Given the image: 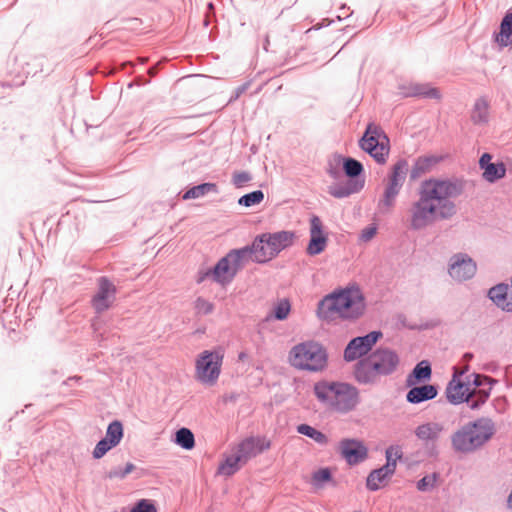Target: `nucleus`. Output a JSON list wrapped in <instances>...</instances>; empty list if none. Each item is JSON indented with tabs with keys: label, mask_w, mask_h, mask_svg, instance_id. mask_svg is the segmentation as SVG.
I'll return each instance as SVG.
<instances>
[{
	"label": "nucleus",
	"mask_w": 512,
	"mask_h": 512,
	"mask_svg": "<svg viewBox=\"0 0 512 512\" xmlns=\"http://www.w3.org/2000/svg\"><path fill=\"white\" fill-rule=\"evenodd\" d=\"M464 191L462 180L429 179L421 184L419 198L409 210L410 227L414 230L425 229L438 221L449 220L457 213V207L451 200Z\"/></svg>",
	"instance_id": "1"
},
{
	"label": "nucleus",
	"mask_w": 512,
	"mask_h": 512,
	"mask_svg": "<svg viewBox=\"0 0 512 512\" xmlns=\"http://www.w3.org/2000/svg\"><path fill=\"white\" fill-rule=\"evenodd\" d=\"M313 392L324 407L339 413L352 411L359 403L358 390L345 382L321 380L314 384Z\"/></svg>",
	"instance_id": "2"
},
{
	"label": "nucleus",
	"mask_w": 512,
	"mask_h": 512,
	"mask_svg": "<svg viewBox=\"0 0 512 512\" xmlns=\"http://www.w3.org/2000/svg\"><path fill=\"white\" fill-rule=\"evenodd\" d=\"M288 363L296 370L319 373L328 366V353L321 343L308 340L290 349Z\"/></svg>",
	"instance_id": "3"
},
{
	"label": "nucleus",
	"mask_w": 512,
	"mask_h": 512,
	"mask_svg": "<svg viewBox=\"0 0 512 512\" xmlns=\"http://www.w3.org/2000/svg\"><path fill=\"white\" fill-rule=\"evenodd\" d=\"M399 363L398 356L389 349H378L355 366L354 375L360 383L374 382L380 375L392 373Z\"/></svg>",
	"instance_id": "4"
},
{
	"label": "nucleus",
	"mask_w": 512,
	"mask_h": 512,
	"mask_svg": "<svg viewBox=\"0 0 512 512\" xmlns=\"http://www.w3.org/2000/svg\"><path fill=\"white\" fill-rule=\"evenodd\" d=\"M322 304L331 315L343 319L358 318L365 310L364 296L357 287H348L330 294L324 298Z\"/></svg>",
	"instance_id": "5"
},
{
	"label": "nucleus",
	"mask_w": 512,
	"mask_h": 512,
	"mask_svg": "<svg viewBox=\"0 0 512 512\" xmlns=\"http://www.w3.org/2000/svg\"><path fill=\"white\" fill-rule=\"evenodd\" d=\"M494 432L493 422L488 418H480L457 430L451 438L452 446L458 452H472L491 439Z\"/></svg>",
	"instance_id": "6"
},
{
	"label": "nucleus",
	"mask_w": 512,
	"mask_h": 512,
	"mask_svg": "<svg viewBox=\"0 0 512 512\" xmlns=\"http://www.w3.org/2000/svg\"><path fill=\"white\" fill-rule=\"evenodd\" d=\"M223 360L224 352L220 348L200 352L194 361L195 380L204 386H214L219 380Z\"/></svg>",
	"instance_id": "7"
},
{
	"label": "nucleus",
	"mask_w": 512,
	"mask_h": 512,
	"mask_svg": "<svg viewBox=\"0 0 512 512\" xmlns=\"http://www.w3.org/2000/svg\"><path fill=\"white\" fill-rule=\"evenodd\" d=\"M247 263V251L233 249L217 262L209 276L214 282L226 286Z\"/></svg>",
	"instance_id": "8"
},
{
	"label": "nucleus",
	"mask_w": 512,
	"mask_h": 512,
	"mask_svg": "<svg viewBox=\"0 0 512 512\" xmlns=\"http://www.w3.org/2000/svg\"><path fill=\"white\" fill-rule=\"evenodd\" d=\"M389 143V138L381 128L369 124L360 140V147L374 160H385L390 150Z\"/></svg>",
	"instance_id": "9"
},
{
	"label": "nucleus",
	"mask_w": 512,
	"mask_h": 512,
	"mask_svg": "<svg viewBox=\"0 0 512 512\" xmlns=\"http://www.w3.org/2000/svg\"><path fill=\"white\" fill-rule=\"evenodd\" d=\"M408 170V162H398L393 166L391 173L388 175L380 205L386 208L393 206L396 196L407 177Z\"/></svg>",
	"instance_id": "10"
},
{
	"label": "nucleus",
	"mask_w": 512,
	"mask_h": 512,
	"mask_svg": "<svg viewBox=\"0 0 512 512\" xmlns=\"http://www.w3.org/2000/svg\"><path fill=\"white\" fill-rule=\"evenodd\" d=\"M445 432L446 428L443 423L427 421L415 428L414 435L423 446L435 448Z\"/></svg>",
	"instance_id": "11"
},
{
	"label": "nucleus",
	"mask_w": 512,
	"mask_h": 512,
	"mask_svg": "<svg viewBox=\"0 0 512 512\" xmlns=\"http://www.w3.org/2000/svg\"><path fill=\"white\" fill-rule=\"evenodd\" d=\"M381 335L380 332L373 331L363 337L352 339L344 350V359L350 362L365 355L371 350Z\"/></svg>",
	"instance_id": "12"
},
{
	"label": "nucleus",
	"mask_w": 512,
	"mask_h": 512,
	"mask_svg": "<svg viewBox=\"0 0 512 512\" xmlns=\"http://www.w3.org/2000/svg\"><path fill=\"white\" fill-rule=\"evenodd\" d=\"M123 435L124 430L122 423L118 420L111 422L107 427L105 438L96 444L93 450V457L95 459H101L108 451L121 442Z\"/></svg>",
	"instance_id": "13"
},
{
	"label": "nucleus",
	"mask_w": 512,
	"mask_h": 512,
	"mask_svg": "<svg viewBox=\"0 0 512 512\" xmlns=\"http://www.w3.org/2000/svg\"><path fill=\"white\" fill-rule=\"evenodd\" d=\"M310 240L306 248V253L310 256H316L322 253L328 244V236L324 232L321 219L313 216L310 219Z\"/></svg>",
	"instance_id": "14"
},
{
	"label": "nucleus",
	"mask_w": 512,
	"mask_h": 512,
	"mask_svg": "<svg viewBox=\"0 0 512 512\" xmlns=\"http://www.w3.org/2000/svg\"><path fill=\"white\" fill-rule=\"evenodd\" d=\"M98 286L99 289L92 299V305L98 313H101L109 309L114 302L116 287L105 277L98 280Z\"/></svg>",
	"instance_id": "15"
},
{
	"label": "nucleus",
	"mask_w": 512,
	"mask_h": 512,
	"mask_svg": "<svg viewBox=\"0 0 512 512\" xmlns=\"http://www.w3.org/2000/svg\"><path fill=\"white\" fill-rule=\"evenodd\" d=\"M271 441L266 437H248L241 441L236 447L242 460L247 462L249 459L270 449Z\"/></svg>",
	"instance_id": "16"
},
{
	"label": "nucleus",
	"mask_w": 512,
	"mask_h": 512,
	"mask_svg": "<svg viewBox=\"0 0 512 512\" xmlns=\"http://www.w3.org/2000/svg\"><path fill=\"white\" fill-rule=\"evenodd\" d=\"M476 272V264L465 255H455L451 259L449 273L457 281L471 278Z\"/></svg>",
	"instance_id": "17"
},
{
	"label": "nucleus",
	"mask_w": 512,
	"mask_h": 512,
	"mask_svg": "<svg viewBox=\"0 0 512 512\" xmlns=\"http://www.w3.org/2000/svg\"><path fill=\"white\" fill-rule=\"evenodd\" d=\"M263 240L264 237L259 235L254 239L251 246L241 248L247 251V262L266 263L275 258L269 247V242Z\"/></svg>",
	"instance_id": "18"
},
{
	"label": "nucleus",
	"mask_w": 512,
	"mask_h": 512,
	"mask_svg": "<svg viewBox=\"0 0 512 512\" xmlns=\"http://www.w3.org/2000/svg\"><path fill=\"white\" fill-rule=\"evenodd\" d=\"M265 242H269V247L276 257L281 251L291 247L295 240L296 234L293 231H278L274 233H263Z\"/></svg>",
	"instance_id": "19"
},
{
	"label": "nucleus",
	"mask_w": 512,
	"mask_h": 512,
	"mask_svg": "<svg viewBox=\"0 0 512 512\" xmlns=\"http://www.w3.org/2000/svg\"><path fill=\"white\" fill-rule=\"evenodd\" d=\"M472 388L469 383L463 382L459 376L454 375L446 388V396L452 404L469 402Z\"/></svg>",
	"instance_id": "20"
},
{
	"label": "nucleus",
	"mask_w": 512,
	"mask_h": 512,
	"mask_svg": "<svg viewBox=\"0 0 512 512\" xmlns=\"http://www.w3.org/2000/svg\"><path fill=\"white\" fill-rule=\"evenodd\" d=\"M340 451L349 464H357L367 457V448L358 440H342L340 442Z\"/></svg>",
	"instance_id": "21"
},
{
	"label": "nucleus",
	"mask_w": 512,
	"mask_h": 512,
	"mask_svg": "<svg viewBox=\"0 0 512 512\" xmlns=\"http://www.w3.org/2000/svg\"><path fill=\"white\" fill-rule=\"evenodd\" d=\"M400 90L404 97H422L437 100L441 98L440 91L429 84L410 83L408 85H401Z\"/></svg>",
	"instance_id": "22"
},
{
	"label": "nucleus",
	"mask_w": 512,
	"mask_h": 512,
	"mask_svg": "<svg viewBox=\"0 0 512 512\" xmlns=\"http://www.w3.org/2000/svg\"><path fill=\"white\" fill-rule=\"evenodd\" d=\"M490 103L489 100L482 96L475 100L470 113V119L474 125L485 126L490 119Z\"/></svg>",
	"instance_id": "23"
},
{
	"label": "nucleus",
	"mask_w": 512,
	"mask_h": 512,
	"mask_svg": "<svg viewBox=\"0 0 512 512\" xmlns=\"http://www.w3.org/2000/svg\"><path fill=\"white\" fill-rule=\"evenodd\" d=\"M394 472L393 464L384 465L383 467L372 471L367 478L368 489L372 491L378 490Z\"/></svg>",
	"instance_id": "24"
},
{
	"label": "nucleus",
	"mask_w": 512,
	"mask_h": 512,
	"mask_svg": "<svg viewBox=\"0 0 512 512\" xmlns=\"http://www.w3.org/2000/svg\"><path fill=\"white\" fill-rule=\"evenodd\" d=\"M437 396V389L435 386L427 384L419 387L412 388L407 393V401L417 404L423 401L431 400Z\"/></svg>",
	"instance_id": "25"
},
{
	"label": "nucleus",
	"mask_w": 512,
	"mask_h": 512,
	"mask_svg": "<svg viewBox=\"0 0 512 512\" xmlns=\"http://www.w3.org/2000/svg\"><path fill=\"white\" fill-rule=\"evenodd\" d=\"M495 41L501 47L512 45V12H507L500 23V30L495 34Z\"/></svg>",
	"instance_id": "26"
},
{
	"label": "nucleus",
	"mask_w": 512,
	"mask_h": 512,
	"mask_svg": "<svg viewBox=\"0 0 512 512\" xmlns=\"http://www.w3.org/2000/svg\"><path fill=\"white\" fill-rule=\"evenodd\" d=\"M483 170V178L488 182H494L501 179L506 174V168L503 162H479Z\"/></svg>",
	"instance_id": "27"
},
{
	"label": "nucleus",
	"mask_w": 512,
	"mask_h": 512,
	"mask_svg": "<svg viewBox=\"0 0 512 512\" xmlns=\"http://www.w3.org/2000/svg\"><path fill=\"white\" fill-rule=\"evenodd\" d=\"M364 186V181L349 180L345 185H334L329 187V193L335 198L347 197L352 193L360 191Z\"/></svg>",
	"instance_id": "28"
},
{
	"label": "nucleus",
	"mask_w": 512,
	"mask_h": 512,
	"mask_svg": "<svg viewBox=\"0 0 512 512\" xmlns=\"http://www.w3.org/2000/svg\"><path fill=\"white\" fill-rule=\"evenodd\" d=\"M245 463L240 453L235 449V452L220 465L219 471L225 475H232L240 468L241 464Z\"/></svg>",
	"instance_id": "29"
},
{
	"label": "nucleus",
	"mask_w": 512,
	"mask_h": 512,
	"mask_svg": "<svg viewBox=\"0 0 512 512\" xmlns=\"http://www.w3.org/2000/svg\"><path fill=\"white\" fill-rule=\"evenodd\" d=\"M332 480V471L330 468H320L311 474V485L316 489L323 488Z\"/></svg>",
	"instance_id": "30"
},
{
	"label": "nucleus",
	"mask_w": 512,
	"mask_h": 512,
	"mask_svg": "<svg viewBox=\"0 0 512 512\" xmlns=\"http://www.w3.org/2000/svg\"><path fill=\"white\" fill-rule=\"evenodd\" d=\"M217 187L213 183H204L195 187H192L183 195L184 200L200 198L210 192H215Z\"/></svg>",
	"instance_id": "31"
},
{
	"label": "nucleus",
	"mask_w": 512,
	"mask_h": 512,
	"mask_svg": "<svg viewBox=\"0 0 512 512\" xmlns=\"http://www.w3.org/2000/svg\"><path fill=\"white\" fill-rule=\"evenodd\" d=\"M297 432L299 434L305 435L315 442L319 444H326L328 442V438L321 431L315 429L314 427L308 424H300L297 426Z\"/></svg>",
	"instance_id": "32"
},
{
	"label": "nucleus",
	"mask_w": 512,
	"mask_h": 512,
	"mask_svg": "<svg viewBox=\"0 0 512 512\" xmlns=\"http://www.w3.org/2000/svg\"><path fill=\"white\" fill-rule=\"evenodd\" d=\"M431 377V367L428 362L422 361L416 365L412 374L408 378L409 384H414L415 381L427 380Z\"/></svg>",
	"instance_id": "33"
},
{
	"label": "nucleus",
	"mask_w": 512,
	"mask_h": 512,
	"mask_svg": "<svg viewBox=\"0 0 512 512\" xmlns=\"http://www.w3.org/2000/svg\"><path fill=\"white\" fill-rule=\"evenodd\" d=\"M176 443L186 450L195 446L193 433L188 428H181L176 432Z\"/></svg>",
	"instance_id": "34"
},
{
	"label": "nucleus",
	"mask_w": 512,
	"mask_h": 512,
	"mask_svg": "<svg viewBox=\"0 0 512 512\" xmlns=\"http://www.w3.org/2000/svg\"><path fill=\"white\" fill-rule=\"evenodd\" d=\"M290 311V302L287 299H282L275 304L272 315L277 320H285L288 317Z\"/></svg>",
	"instance_id": "35"
},
{
	"label": "nucleus",
	"mask_w": 512,
	"mask_h": 512,
	"mask_svg": "<svg viewBox=\"0 0 512 512\" xmlns=\"http://www.w3.org/2000/svg\"><path fill=\"white\" fill-rule=\"evenodd\" d=\"M263 198H264L263 192L260 190H257V191H253L251 193H248V194L242 196L239 199L238 203L240 205L250 207V206L257 205L260 202H262Z\"/></svg>",
	"instance_id": "36"
},
{
	"label": "nucleus",
	"mask_w": 512,
	"mask_h": 512,
	"mask_svg": "<svg viewBox=\"0 0 512 512\" xmlns=\"http://www.w3.org/2000/svg\"><path fill=\"white\" fill-rule=\"evenodd\" d=\"M489 397V392L480 389L476 391L475 389H472V394L470 396L469 405L471 409H477L480 405L484 404L486 400Z\"/></svg>",
	"instance_id": "37"
},
{
	"label": "nucleus",
	"mask_w": 512,
	"mask_h": 512,
	"mask_svg": "<svg viewBox=\"0 0 512 512\" xmlns=\"http://www.w3.org/2000/svg\"><path fill=\"white\" fill-rule=\"evenodd\" d=\"M430 170L429 162H415L413 167L408 170L410 171V179L412 181H415L419 178H421L423 175H425Z\"/></svg>",
	"instance_id": "38"
},
{
	"label": "nucleus",
	"mask_w": 512,
	"mask_h": 512,
	"mask_svg": "<svg viewBox=\"0 0 512 512\" xmlns=\"http://www.w3.org/2000/svg\"><path fill=\"white\" fill-rule=\"evenodd\" d=\"M194 307L199 315H209L214 311V304L204 298H197Z\"/></svg>",
	"instance_id": "39"
},
{
	"label": "nucleus",
	"mask_w": 512,
	"mask_h": 512,
	"mask_svg": "<svg viewBox=\"0 0 512 512\" xmlns=\"http://www.w3.org/2000/svg\"><path fill=\"white\" fill-rule=\"evenodd\" d=\"M135 465L133 463H127L124 469L115 468L107 473L109 479H124L128 474L133 472Z\"/></svg>",
	"instance_id": "40"
},
{
	"label": "nucleus",
	"mask_w": 512,
	"mask_h": 512,
	"mask_svg": "<svg viewBox=\"0 0 512 512\" xmlns=\"http://www.w3.org/2000/svg\"><path fill=\"white\" fill-rule=\"evenodd\" d=\"M402 457V450L399 446H390L386 449V464L385 465H392L394 470L396 469V462L398 459H401Z\"/></svg>",
	"instance_id": "41"
},
{
	"label": "nucleus",
	"mask_w": 512,
	"mask_h": 512,
	"mask_svg": "<svg viewBox=\"0 0 512 512\" xmlns=\"http://www.w3.org/2000/svg\"><path fill=\"white\" fill-rule=\"evenodd\" d=\"M343 170L349 177L358 176L363 168L361 162H343Z\"/></svg>",
	"instance_id": "42"
},
{
	"label": "nucleus",
	"mask_w": 512,
	"mask_h": 512,
	"mask_svg": "<svg viewBox=\"0 0 512 512\" xmlns=\"http://www.w3.org/2000/svg\"><path fill=\"white\" fill-rule=\"evenodd\" d=\"M130 512H157L155 506L143 499Z\"/></svg>",
	"instance_id": "43"
},
{
	"label": "nucleus",
	"mask_w": 512,
	"mask_h": 512,
	"mask_svg": "<svg viewBox=\"0 0 512 512\" xmlns=\"http://www.w3.org/2000/svg\"><path fill=\"white\" fill-rule=\"evenodd\" d=\"M376 235V228L374 226L366 227L362 230L360 238L364 242L370 241Z\"/></svg>",
	"instance_id": "44"
},
{
	"label": "nucleus",
	"mask_w": 512,
	"mask_h": 512,
	"mask_svg": "<svg viewBox=\"0 0 512 512\" xmlns=\"http://www.w3.org/2000/svg\"><path fill=\"white\" fill-rule=\"evenodd\" d=\"M251 177L246 172L237 173L234 175L233 181L237 186H243L245 183L250 181Z\"/></svg>",
	"instance_id": "45"
},
{
	"label": "nucleus",
	"mask_w": 512,
	"mask_h": 512,
	"mask_svg": "<svg viewBox=\"0 0 512 512\" xmlns=\"http://www.w3.org/2000/svg\"><path fill=\"white\" fill-rule=\"evenodd\" d=\"M429 486H432V483L428 477L422 478L417 484L419 490H426Z\"/></svg>",
	"instance_id": "46"
},
{
	"label": "nucleus",
	"mask_w": 512,
	"mask_h": 512,
	"mask_svg": "<svg viewBox=\"0 0 512 512\" xmlns=\"http://www.w3.org/2000/svg\"><path fill=\"white\" fill-rule=\"evenodd\" d=\"M417 160H444L442 156H420Z\"/></svg>",
	"instance_id": "47"
},
{
	"label": "nucleus",
	"mask_w": 512,
	"mask_h": 512,
	"mask_svg": "<svg viewBox=\"0 0 512 512\" xmlns=\"http://www.w3.org/2000/svg\"><path fill=\"white\" fill-rule=\"evenodd\" d=\"M478 160H492V155L490 153H483Z\"/></svg>",
	"instance_id": "48"
},
{
	"label": "nucleus",
	"mask_w": 512,
	"mask_h": 512,
	"mask_svg": "<svg viewBox=\"0 0 512 512\" xmlns=\"http://www.w3.org/2000/svg\"><path fill=\"white\" fill-rule=\"evenodd\" d=\"M268 45H269V37H268V35H266L264 42H263V48L265 51H268Z\"/></svg>",
	"instance_id": "49"
},
{
	"label": "nucleus",
	"mask_w": 512,
	"mask_h": 512,
	"mask_svg": "<svg viewBox=\"0 0 512 512\" xmlns=\"http://www.w3.org/2000/svg\"><path fill=\"white\" fill-rule=\"evenodd\" d=\"M335 160H345V161H348V160H355L354 158L352 157H344V156H341V155H338Z\"/></svg>",
	"instance_id": "50"
},
{
	"label": "nucleus",
	"mask_w": 512,
	"mask_h": 512,
	"mask_svg": "<svg viewBox=\"0 0 512 512\" xmlns=\"http://www.w3.org/2000/svg\"><path fill=\"white\" fill-rule=\"evenodd\" d=\"M156 72H157L156 67H151V68H149V70H148V73H149L151 76H154V75L156 74Z\"/></svg>",
	"instance_id": "51"
},
{
	"label": "nucleus",
	"mask_w": 512,
	"mask_h": 512,
	"mask_svg": "<svg viewBox=\"0 0 512 512\" xmlns=\"http://www.w3.org/2000/svg\"><path fill=\"white\" fill-rule=\"evenodd\" d=\"M138 60L141 64H145L148 61V58L140 57Z\"/></svg>",
	"instance_id": "52"
},
{
	"label": "nucleus",
	"mask_w": 512,
	"mask_h": 512,
	"mask_svg": "<svg viewBox=\"0 0 512 512\" xmlns=\"http://www.w3.org/2000/svg\"><path fill=\"white\" fill-rule=\"evenodd\" d=\"M244 90H245V87H244V86H243V87L238 88V90H237V94H236V97H238V96L240 95V93H242Z\"/></svg>",
	"instance_id": "53"
},
{
	"label": "nucleus",
	"mask_w": 512,
	"mask_h": 512,
	"mask_svg": "<svg viewBox=\"0 0 512 512\" xmlns=\"http://www.w3.org/2000/svg\"><path fill=\"white\" fill-rule=\"evenodd\" d=\"M475 384H476L477 386H478V385H481V381H480V376H479V375H477V376L475 377Z\"/></svg>",
	"instance_id": "54"
},
{
	"label": "nucleus",
	"mask_w": 512,
	"mask_h": 512,
	"mask_svg": "<svg viewBox=\"0 0 512 512\" xmlns=\"http://www.w3.org/2000/svg\"><path fill=\"white\" fill-rule=\"evenodd\" d=\"M464 358H465L466 360H470V359L472 358V354H470V353H466V354L464 355Z\"/></svg>",
	"instance_id": "55"
},
{
	"label": "nucleus",
	"mask_w": 512,
	"mask_h": 512,
	"mask_svg": "<svg viewBox=\"0 0 512 512\" xmlns=\"http://www.w3.org/2000/svg\"><path fill=\"white\" fill-rule=\"evenodd\" d=\"M329 172H330V173H331L335 178L337 177V174H336V172L334 171V169H333V168H331V169L329 170Z\"/></svg>",
	"instance_id": "56"
},
{
	"label": "nucleus",
	"mask_w": 512,
	"mask_h": 512,
	"mask_svg": "<svg viewBox=\"0 0 512 512\" xmlns=\"http://www.w3.org/2000/svg\"><path fill=\"white\" fill-rule=\"evenodd\" d=\"M208 7H209V9H213V4H212V3H209V4H208Z\"/></svg>",
	"instance_id": "57"
}]
</instances>
